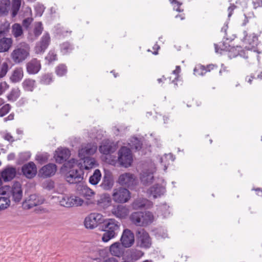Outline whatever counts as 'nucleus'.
Returning <instances> with one entry per match:
<instances>
[{
  "mask_svg": "<svg viewBox=\"0 0 262 262\" xmlns=\"http://www.w3.org/2000/svg\"><path fill=\"white\" fill-rule=\"evenodd\" d=\"M112 212L117 217L123 218L126 216L127 210L125 207L119 205L116 208L113 209Z\"/></svg>",
  "mask_w": 262,
  "mask_h": 262,
  "instance_id": "f704fd0d",
  "label": "nucleus"
},
{
  "mask_svg": "<svg viewBox=\"0 0 262 262\" xmlns=\"http://www.w3.org/2000/svg\"><path fill=\"white\" fill-rule=\"evenodd\" d=\"M118 161L119 164L124 167L131 166L133 162V156L130 149L127 147H121L118 152Z\"/></svg>",
  "mask_w": 262,
  "mask_h": 262,
  "instance_id": "423d86ee",
  "label": "nucleus"
},
{
  "mask_svg": "<svg viewBox=\"0 0 262 262\" xmlns=\"http://www.w3.org/2000/svg\"><path fill=\"white\" fill-rule=\"evenodd\" d=\"M41 69V63L36 58H33L27 64V71L30 74H36Z\"/></svg>",
  "mask_w": 262,
  "mask_h": 262,
  "instance_id": "5701e85b",
  "label": "nucleus"
},
{
  "mask_svg": "<svg viewBox=\"0 0 262 262\" xmlns=\"http://www.w3.org/2000/svg\"><path fill=\"white\" fill-rule=\"evenodd\" d=\"M8 71V65L6 62H3L0 67V78L4 77Z\"/></svg>",
  "mask_w": 262,
  "mask_h": 262,
  "instance_id": "13d9d810",
  "label": "nucleus"
},
{
  "mask_svg": "<svg viewBox=\"0 0 262 262\" xmlns=\"http://www.w3.org/2000/svg\"><path fill=\"white\" fill-rule=\"evenodd\" d=\"M235 7H236V6L233 4V5H231L230 6V7L228 8V17H230L232 15V12L234 11V10L235 9Z\"/></svg>",
  "mask_w": 262,
  "mask_h": 262,
  "instance_id": "69168bd1",
  "label": "nucleus"
},
{
  "mask_svg": "<svg viewBox=\"0 0 262 262\" xmlns=\"http://www.w3.org/2000/svg\"><path fill=\"white\" fill-rule=\"evenodd\" d=\"M158 215L162 216L163 217H168L170 211L169 210V206L166 203L161 204L158 206L157 209Z\"/></svg>",
  "mask_w": 262,
  "mask_h": 262,
  "instance_id": "7c9ffc66",
  "label": "nucleus"
},
{
  "mask_svg": "<svg viewBox=\"0 0 262 262\" xmlns=\"http://www.w3.org/2000/svg\"><path fill=\"white\" fill-rule=\"evenodd\" d=\"M143 255V253L139 250H135L132 253V256H135L136 259L140 258Z\"/></svg>",
  "mask_w": 262,
  "mask_h": 262,
  "instance_id": "e2e57ef3",
  "label": "nucleus"
},
{
  "mask_svg": "<svg viewBox=\"0 0 262 262\" xmlns=\"http://www.w3.org/2000/svg\"><path fill=\"white\" fill-rule=\"evenodd\" d=\"M12 33L14 37H18L23 34V29L20 24H14L12 26Z\"/></svg>",
  "mask_w": 262,
  "mask_h": 262,
  "instance_id": "a18cd8bd",
  "label": "nucleus"
},
{
  "mask_svg": "<svg viewBox=\"0 0 262 262\" xmlns=\"http://www.w3.org/2000/svg\"><path fill=\"white\" fill-rule=\"evenodd\" d=\"M114 184V181L110 174H105L101 184V187L104 190H110Z\"/></svg>",
  "mask_w": 262,
  "mask_h": 262,
  "instance_id": "cd10ccee",
  "label": "nucleus"
},
{
  "mask_svg": "<svg viewBox=\"0 0 262 262\" xmlns=\"http://www.w3.org/2000/svg\"><path fill=\"white\" fill-rule=\"evenodd\" d=\"M71 155V151L67 148H58L55 151L54 158L56 162L61 164L67 161Z\"/></svg>",
  "mask_w": 262,
  "mask_h": 262,
  "instance_id": "6ab92c4d",
  "label": "nucleus"
},
{
  "mask_svg": "<svg viewBox=\"0 0 262 262\" xmlns=\"http://www.w3.org/2000/svg\"><path fill=\"white\" fill-rule=\"evenodd\" d=\"M150 203L146 199L139 198L135 200L132 204V207L134 209H139L146 207Z\"/></svg>",
  "mask_w": 262,
  "mask_h": 262,
  "instance_id": "c85d7f7f",
  "label": "nucleus"
},
{
  "mask_svg": "<svg viewBox=\"0 0 262 262\" xmlns=\"http://www.w3.org/2000/svg\"><path fill=\"white\" fill-rule=\"evenodd\" d=\"M129 218L130 221L138 226H147L152 223L154 219L152 213L149 211L135 212Z\"/></svg>",
  "mask_w": 262,
  "mask_h": 262,
  "instance_id": "39448f33",
  "label": "nucleus"
},
{
  "mask_svg": "<svg viewBox=\"0 0 262 262\" xmlns=\"http://www.w3.org/2000/svg\"><path fill=\"white\" fill-rule=\"evenodd\" d=\"M35 82V80L30 79L24 80L23 82L24 90L26 91H32L34 88Z\"/></svg>",
  "mask_w": 262,
  "mask_h": 262,
  "instance_id": "79ce46f5",
  "label": "nucleus"
},
{
  "mask_svg": "<svg viewBox=\"0 0 262 262\" xmlns=\"http://www.w3.org/2000/svg\"><path fill=\"white\" fill-rule=\"evenodd\" d=\"M104 218L102 214L98 213H92L85 217L84 226L87 229H94L99 224L103 223Z\"/></svg>",
  "mask_w": 262,
  "mask_h": 262,
  "instance_id": "1a4fd4ad",
  "label": "nucleus"
},
{
  "mask_svg": "<svg viewBox=\"0 0 262 262\" xmlns=\"http://www.w3.org/2000/svg\"><path fill=\"white\" fill-rule=\"evenodd\" d=\"M30 47L28 43L21 42L18 44L11 54V58L16 64L25 61L30 55Z\"/></svg>",
  "mask_w": 262,
  "mask_h": 262,
  "instance_id": "20e7f679",
  "label": "nucleus"
},
{
  "mask_svg": "<svg viewBox=\"0 0 262 262\" xmlns=\"http://www.w3.org/2000/svg\"><path fill=\"white\" fill-rule=\"evenodd\" d=\"M130 198V193L128 189L119 188L114 190L113 199L116 202L123 203L127 202Z\"/></svg>",
  "mask_w": 262,
  "mask_h": 262,
  "instance_id": "f8f14e48",
  "label": "nucleus"
},
{
  "mask_svg": "<svg viewBox=\"0 0 262 262\" xmlns=\"http://www.w3.org/2000/svg\"><path fill=\"white\" fill-rule=\"evenodd\" d=\"M46 62L48 64L57 60V54L54 50H50L45 57Z\"/></svg>",
  "mask_w": 262,
  "mask_h": 262,
  "instance_id": "c03bdc74",
  "label": "nucleus"
},
{
  "mask_svg": "<svg viewBox=\"0 0 262 262\" xmlns=\"http://www.w3.org/2000/svg\"><path fill=\"white\" fill-rule=\"evenodd\" d=\"M124 248L121 242H115L110 246V251L112 255L119 257L123 255Z\"/></svg>",
  "mask_w": 262,
  "mask_h": 262,
  "instance_id": "393cba45",
  "label": "nucleus"
},
{
  "mask_svg": "<svg viewBox=\"0 0 262 262\" xmlns=\"http://www.w3.org/2000/svg\"><path fill=\"white\" fill-rule=\"evenodd\" d=\"M81 194L86 199L89 200L94 194L92 189L86 186H83L81 189Z\"/></svg>",
  "mask_w": 262,
  "mask_h": 262,
  "instance_id": "49530a36",
  "label": "nucleus"
},
{
  "mask_svg": "<svg viewBox=\"0 0 262 262\" xmlns=\"http://www.w3.org/2000/svg\"><path fill=\"white\" fill-rule=\"evenodd\" d=\"M120 241L125 248L132 247L135 242L134 233L129 229H124L120 238Z\"/></svg>",
  "mask_w": 262,
  "mask_h": 262,
  "instance_id": "dca6fc26",
  "label": "nucleus"
},
{
  "mask_svg": "<svg viewBox=\"0 0 262 262\" xmlns=\"http://www.w3.org/2000/svg\"><path fill=\"white\" fill-rule=\"evenodd\" d=\"M175 160V157L171 153L168 154H165L162 157H159V160L160 164L163 166V170L164 171L167 169L168 165H169V161L173 162Z\"/></svg>",
  "mask_w": 262,
  "mask_h": 262,
  "instance_id": "a878e982",
  "label": "nucleus"
},
{
  "mask_svg": "<svg viewBox=\"0 0 262 262\" xmlns=\"http://www.w3.org/2000/svg\"><path fill=\"white\" fill-rule=\"evenodd\" d=\"M64 167L67 172L66 174V181L70 184H79L83 179L82 164L75 159H72L64 163Z\"/></svg>",
  "mask_w": 262,
  "mask_h": 262,
  "instance_id": "f257e3e1",
  "label": "nucleus"
},
{
  "mask_svg": "<svg viewBox=\"0 0 262 262\" xmlns=\"http://www.w3.org/2000/svg\"><path fill=\"white\" fill-rule=\"evenodd\" d=\"M11 106L9 104H6L0 108V117H3L7 114L11 110Z\"/></svg>",
  "mask_w": 262,
  "mask_h": 262,
  "instance_id": "4d7b16f0",
  "label": "nucleus"
},
{
  "mask_svg": "<svg viewBox=\"0 0 262 262\" xmlns=\"http://www.w3.org/2000/svg\"><path fill=\"white\" fill-rule=\"evenodd\" d=\"M50 42V36L48 33H46L42 36L40 41L36 45L35 51L37 54L43 53L48 47Z\"/></svg>",
  "mask_w": 262,
  "mask_h": 262,
  "instance_id": "aec40b11",
  "label": "nucleus"
},
{
  "mask_svg": "<svg viewBox=\"0 0 262 262\" xmlns=\"http://www.w3.org/2000/svg\"><path fill=\"white\" fill-rule=\"evenodd\" d=\"M20 92L18 88H13L7 96L8 101H15L20 96Z\"/></svg>",
  "mask_w": 262,
  "mask_h": 262,
  "instance_id": "58836bf2",
  "label": "nucleus"
},
{
  "mask_svg": "<svg viewBox=\"0 0 262 262\" xmlns=\"http://www.w3.org/2000/svg\"><path fill=\"white\" fill-rule=\"evenodd\" d=\"M49 158V155L47 153L39 154L36 156L35 160L40 164L46 163Z\"/></svg>",
  "mask_w": 262,
  "mask_h": 262,
  "instance_id": "3c124183",
  "label": "nucleus"
},
{
  "mask_svg": "<svg viewBox=\"0 0 262 262\" xmlns=\"http://www.w3.org/2000/svg\"><path fill=\"white\" fill-rule=\"evenodd\" d=\"M45 199L40 195L36 194H31L23 202V207L26 209H31L35 206L42 204Z\"/></svg>",
  "mask_w": 262,
  "mask_h": 262,
  "instance_id": "4468645a",
  "label": "nucleus"
},
{
  "mask_svg": "<svg viewBox=\"0 0 262 262\" xmlns=\"http://www.w3.org/2000/svg\"><path fill=\"white\" fill-rule=\"evenodd\" d=\"M12 44L11 38L3 37L0 39V52L8 51Z\"/></svg>",
  "mask_w": 262,
  "mask_h": 262,
  "instance_id": "c756f323",
  "label": "nucleus"
},
{
  "mask_svg": "<svg viewBox=\"0 0 262 262\" xmlns=\"http://www.w3.org/2000/svg\"><path fill=\"white\" fill-rule=\"evenodd\" d=\"M115 150V147L110 142H103L99 146L100 152L106 155L114 152Z\"/></svg>",
  "mask_w": 262,
  "mask_h": 262,
  "instance_id": "bb28decb",
  "label": "nucleus"
},
{
  "mask_svg": "<svg viewBox=\"0 0 262 262\" xmlns=\"http://www.w3.org/2000/svg\"><path fill=\"white\" fill-rule=\"evenodd\" d=\"M21 4V0H12L11 7V16L14 17L17 14Z\"/></svg>",
  "mask_w": 262,
  "mask_h": 262,
  "instance_id": "4c0bfd02",
  "label": "nucleus"
},
{
  "mask_svg": "<svg viewBox=\"0 0 262 262\" xmlns=\"http://www.w3.org/2000/svg\"><path fill=\"white\" fill-rule=\"evenodd\" d=\"M243 38L242 39L245 45V48L247 50H253L254 52L260 54V51L255 49L258 43V36L255 33H248L246 31L243 32Z\"/></svg>",
  "mask_w": 262,
  "mask_h": 262,
  "instance_id": "0eeeda50",
  "label": "nucleus"
},
{
  "mask_svg": "<svg viewBox=\"0 0 262 262\" xmlns=\"http://www.w3.org/2000/svg\"><path fill=\"white\" fill-rule=\"evenodd\" d=\"M43 31L42 24L41 22H37L35 24L33 33L36 37L39 36Z\"/></svg>",
  "mask_w": 262,
  "mask_h": 262,
  "instance_id": "864d4df0",
  "label": "nucleus"
},
{
  "mask_svg": "<svg viewBox=\"0 0 262 262\" xmlns=\"http://www.w3.org/2000/svg\"><path fill=\"white\" fill-rule=\"evenodd\" d=\"M11 2L10 0L0 1V14L7 15L10 9Z\"/></svg>",
  "mask_w": 262,
  "mask_h": 262,
  "instance_id": "2f4dec72",
  "label": "nucleus"
},
{
  "mask_svg": "<svg viewBox=\"0 0 262 262\" xmlns=\"http://www.w3.org/2000/svg\"><path fill=\"white\" fill-rule=\"evenodd\" d=\"M181 71L180 67L179 66H176V69L172 71V73L177 76V77L174 78V80L172 81V82L174 83L175 85H177V84L176 83V80H177L178 78V75Z\"/></svg>",
  "mask_w": 262,
  "mask_h": 262,
  "instance_id": "680f3d73",
  "label": "nucleus"
},
{
  "mask_svg": "<svg viewBox=\"0 0 262 262\" xmlns=\"http://www.w3.org/2000/svg\"><path fill=\"white\" fill-rule=\"evenodd\" d=\"M96 151V148L93 147L91 144H87L84 147H82L78 150V156L82 159H84L86 157L93 155Z\"/></svg>",
  "mask_w": 262,
  "mask_h": 262,
  "instance_id": "b1692460",
  "label": "nucleus"
},
{
  "mask_svg": "<svg viewBox=\"0 0 262 262\" xmlns=\"http://www.w3.org/2000/svg\"><path fill=\"white\" fill-rule=\"evenodd\" d=\"M71 31L66 30L63 27H61L60 25H57L55 26L54 33L59 37H65L67 34L71 33Z\"/></svg>",
  "mask_w": 262,
  "mask_h": 262,
  "instance_id": "ea45409f",
  "label": "nucleus"
},
{
  "mask_svg": "<svg viewBox=\"0 0 262 262\" xmlns=\"http://www.w3.org/2000/svg\"><path fill=\"white\" fill-rule=\"evenodd\" d=\"M60 204L65 207H72L74 206L82 205L83 201L78 196L62 195L58 197Z\"/></svg>",
  "mask_w": 262,
  "mask_h": 262,
  "instance_id": "9d476101",
  "label": "nucleus"
},
{
  "mask_svg": "<svg viewBox=\"0 0 262 262\" xmlns=\"http://www.w3.org/2000/svg\"><path fill=\"white\" fill-rule=\"evenodd\" d=\"M97 202V204L99 207L105 209L111 205V200L109 196L103 195L100 197Z\"/></svg>",
  "mask_w": 262,
  "mask_h": 262,
  "instance_id": "72a5a7b5",
  "label": "nucleus"
},
{
  "mask_svg": "<svg viewBox=\"0 0 262 262\" xmlns=\"http://www.w3.org/2000/svg\"><path fill=\"white\" fill-rule=\"evenodd\" d=\"M103 227L104 233L102 237V240L106 243L117 235L119 231L120 224L115 219H108L104 220Z\"/></svg>",
  "mask_w": 262,
  "mask_h": 262,
  "instance_id": "7ed1b4c3",
  "label": "nucleus"
},
{
  "mask_svg": "<svg viewBox=\"0 0 262 262\" xmlns=\"http://www.w3.org/2000/svg\"><path fill=\"white\" fill-rule=\"evenodd\" d=\"M34 9L36 15L40 17L44 12L45 7L41 4H37L35 6Z\"/></svg>",
  "mask_w": 262,
  "mask_h": 262,
  "instance_id": "6e6d98bb",
  "label": "nucleus"
},
{
  "mask_svg": "<svg viewBox=\"0 0 262 262\" xmlns=\"http://www.w3.org/2000/svg\"><path fill=\"white\" fill-rule=\"evenodd\" d=\"M160 181L161 182V184L156 183L147 189V194L149 196H152L154 199H156L166 192V182L163 178H161Z\"/></svg>",
  "mask_w": 262,
  "mask_h": 262,
  "instance_id": "6e6552de",
  "label": "nucleus"
},
{
  "mask_svg": "<svg viewBox=\"0 0 262 262\" xmlns=\"http://www.w3.org/2000/svg\"><path fill=\"white\" fill-rule=\"evenodd\" d=\"M21 171L27 178L32 179L37 173V168L34 162H29L22 166Z\"/></svg>",
  "mask_w": 262,
  "mask_h": 262,
  "instance_id": "412c9836",
  "label": "nucleus"
},
{
  "mask_svg": "<svg viewBox=\"0 0 262 262\" xmlns=\"http://www.w3.org/2000/svg\"><path fill=\"white\" fill-rule=\"evenodd\" d=\"M157 171V167L151 160L146 161L143 164L142 169L139 174L141 183L144 186H148L154 180V173Z\"/></svg>",
  "mask_w": 262,
  "mask_h": 262,
  "instance_id": "f03ea898",
  "label": "nucleus"
},
{
  "mask_svg": "<svg viewBox=\"0 0 262 262\" xmlns=\"http://www.w3.org/2000/svg\"><path fill=\"white\" fill-rule=\"evenodd\" d=\"M253 5L254 9H256L259 7H262V0L253 2Z\"/></svg>",
  "mask_w": 262,
  "mask_h": 262,
  "instance_id": "338daca9",
  "label": "nucleus"
},
{
  "mask_svg": "<svg viewBox=\"0 0 262 262\" xmlns=\"http://www.w3.org/2000/svg\"><path fill=\"white\" fill-rule=\"evenodd\" d=\"M210 66H209L206 68L204 66L198 65L193 70L194 74L195 76H203L206 73V72L210 71L209 69Z\"/></svg>",
  "mask_w": 262,
  "mask_h": 262,
  "instance_id": "c9c22d12",
  "label": "nucleus"
},
{
  "mask_svg": "<svg viewBox=\"0 0 262 262\" xmlns=\"http://www.w3.org/2000/svg\"><path fill=\"white\" fill-rule=\"evenodd\" d=\"M130 142V146L133 149L139 150L142 148V144L137 138H133Z\"/></svg>",
  "mask_w": 262,
  "mask_h": 262,
  "instance_id": "8fccbe9b",
  "label": "nucleus"
},
{
  "mask_svg": "<svg viewBox=\"0 0 262 262\" xmlns=\"http://www.w3.org/2000/svg\"><path fill=\"white\" fill-rule=\"evenodd\" d=\"M53 81L51 74H45L41 76L40 80L41 84L48 85L50 84Z\"/></svg>",
  "mask_w": 262,
  "mask_h": 262,
  "instance_id": "09e8293b",
  "label": "nucleus"
},
{
  "mask_svg": "<svg viewBox=\"0 0 262 262\" xmlns=\"http://www.w3.org/2000/svg\"><path fill=\"white\" fill-rule=\"evenodd\" d=\"M17 171L15 167L8 165L1 171V176L4 182H10L16 176Z\"/></svg>",
  "mask_w": 262,
  "mask_h": 262,
  "instance_id": "a211bd4d",
  "label": "nucleus"
},
{
  "mask_svg": "<svg viewBox=\"0 0 262 262\" xmlns=\"http://www.w3.org/2000/svg\"><path fill=\"white\" fill-rule=\"evenodd\" d=\"M55 73L57 76L61 77L67 73V68L65 64H60L56 68Z\"/></svg>",
  "mask_w": 262,
  "mask_h": 262,
  "instance_id": "de8ad7c7",
  "label": "nucleus"
},
{
  "mask_svg": "<svg viewBox=\"0 0 262 262\" xmlns=\"http://www.w3.org/2000/svg\"><path fill=\"white\" fill-rule=\"evenodd\" d=\"M31 157V154L29 152H25L20 154L19 155V159L21 161H27Z\"/></svg>",
  "mask_w": 262,
  "mask_h": 262,
  "instance_id": "052dcab7",
  "label": "nucleus"
},
{
  "mask_svg": "<svg viewBox=\"0 0 262 262\" xmlns=\"http://www.w3.org/2000/svg\"><path fill=\"white\" fill-rule=\"evenodd\" d=\"M222 50H228V57L231 59L240 56L244 58H248V55L245 51H244L241 46L230 47L229 49L227 47L221 48Z\"/></svg>",
  "mask_w": 262,
  "mask_h": 262,
  "instance_id": "f3484780",
  "label": "nucleus"
},
{
  "mask_svg": "<svg viewBox=\"0 0 262 262\" xmlns=\"http://www.w3.org/2000/svg\"><path fill=\"white\" fill-rule=\"evenodd\" d=\"M83 160V164H82V170L85 169L86 170H89L93 168H94L97 164L96 160L91 157H86L84 159H82Z\"/></svg>",
  "mask_w": 262,
  "mask_h": 262,
  "instance_id": "473e14b6",
  "label": "nucleus"
},
{
  "mask_svg": "<svg viewBox=\"0 0 262 262\" xmlns=\"http://www.w3.org/2000/svg\"><path fill=\"white\" fill-rule=\"evenodd\" d=\"M170 4L173 6V9L174 10L177 11L179 12H182L183 11V9H181L180 8L181 6L182 5V3L178 2L177 0H169Z\"/></svg>",
  "mask_w": 262,
  "mask_h": 262,
  "instance_id": "5fc2aeb1",
  "label": "nucleus"
},
{
  "mask_svg": "<svg viewBox=\"0 0 262 262\" xmlns=\"http://www.w3.org/2000/svg\"><path fill=\"white\" fill-rule=\"evenodd\" d=\"M23 77V73L22 70L20 69H17L13 71L11 80L14 82H17L21 80Z\"/></svg>",
  "mask_w": 262,
  "mask_h": 262,
  "instance_id": "a19ab883",
  "label": "nucleus"
},
{
  "mask_svg": "<svg viewBox=\"0 0 262 262\" xmlns=\"http://www.w3.org/2000/svg\"><path fill=\"white\" fill-rule=\"evenodd\" d=\"M119 183L122 186L132 189L136 184L134 175L130 173H124L121 174L118 179Z\"/></svg>",
  "mask_w": 262,
  "mask_h": 262,
  "instance_id": "2eb2a0df",
  "label": "nucleus"
},
{
  "mask_svg": "<svg viewBox=\"0 0 262 262\" xmlns=\"http://www.w3.org/2000/svg\"><path fill=\"white\" fill-rule=\"evenodd\" d=\"M137 237L138 244L141 248L148 249L151 247V238L144 229H141L137 231Z\"/></svg>",
  "mask_w": 262,
  "mask_h": 262,
  "instance_id": "9b49d317",
  "label": "nucleus"
},
{
  "mask_svg": "<svg viewBox=\"0 0 262 262\" xmlns=\"http://www.w3.org/2000/svg\"><path fill=\"white\" fill-rule=\"evenodd\" d=\"M101 178V173L99 169L95 170L93 174L89 178V182L90 184L95 185L100 181Z\"/></svg>",
  "mask_w": 262,
  "mask_h": 262,
  "instance_id": "e433bc0d",
  "label": "nucleus"
},
{
  "mask_svg": "<svg viewBox=\"0 0 262 262\" xmlns=\"http://www.w3.org/2000/svg\"><path fill=\"white\" fill-rule=\"evenodd\" d=\"M6 187L7 190H9L10 196H12L13 201L18 203L21 201L23 197V189L21 184L19 182H15L11 187L9 186Z\"/></svg>",
  "mask_w": 262,
  "mask_h": 262,
  "instance_id": "ddd939ff",
  "label": "nucleus"
},
{
  "mask_svg": "<svg viewBox=\"0 0 262 262\" xmlns=\"http://www.w3.org/2000/svg\"><path fill=\"white\" fill-rule=\"evenodd\" d=\"M5 140L12 143L14 141V140L13 139V137L10 133H7L5 134L4 136Z\"/></svg>",
  "mask_w": 262,
  "mask_h": 262,
  "instance_id": "0e129e2a",
  "label": "nucleus"
},
{
  "mask_svg": "<svg viewBox=\"0 0 262 262\" xmlns=\"http://www.w3.org/2000/svg\"><path fill=\"white\" fill-rule=\"evenodd\" d=\"M9 201L4 197H0V210L7 208L9 206Z\"/></svg>",
  "mask_w": 262,
  "mask_h": 262,
  "instance_id": "bf43d9fd",
  "label": "nucleus"
},
{
  "mask_svg": "<svg viewBox=\"0 0 262 262\" xmlns=\"http://www.w3.org/2000/svg\"><path fill=\"white\" fill-rule=\"evenodd\" d=\"M57 167L55 164L49 163L43 166L39 170V174L43 178H48L54 175Z\"/></svg>",
  "mask_w": 262,
  "mask_h": 262,
  "instance_id": "4be33fe9",
  "label": "nucleus"
},
{
  "mask_svg": "<svg viewBox=\"0 0 262 262\" xmlns=\"http://www.w3.org/2000/svg\"><path fill=\"white\" fill-rule=\"evenodd\" d=\"M60 51L62 54L64 55L70 52L73 47L69 42H64L60 45Z\"/></svg>",
  "mask_w": 262,
  "mask_h": 262,
  "instance_id": "37998d69",
  "label": "nucleus"
},
{
  "mask_svg": "<svg viewBox=\"0 0 262 262\" xmlns=\"http://www.w3.org/2000/svg\"><path fill=\"white\" fill-rule=\"evenodd\" d=\"M103 262H118V260L114 257H108L104 259Z\"/></svg>",
  "mask_w": 262,
  "mask_h": 262,
  "instance_id": "774afa93",
  "label": "nucleus"
},
{
  "mask_svg": "<svg viewBox=\"0 0 262 262\" xmlns=\"http://www.w3.org/2000/svg\"><path fill=\"white\" fill-rule=\"evenodd\" d=\"M10 25L8 23L0 24V37L5 36L9 31Z\"/></svg>",
  "mask_w": 262,
  "mask_h": 262,
  "instance_id": "603ef678",
  "label": "nucleus"
}]
</instances>
